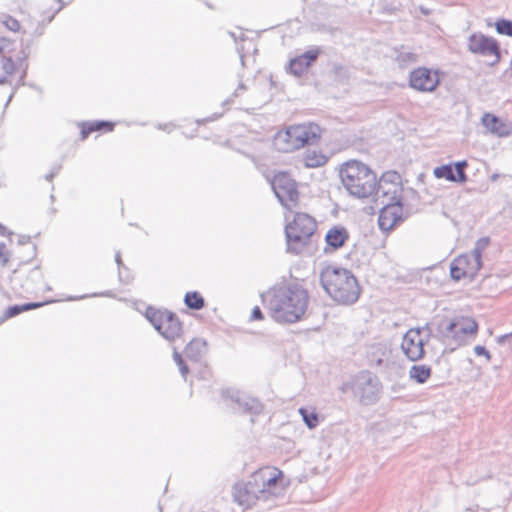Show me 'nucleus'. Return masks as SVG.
I'll list each match as a JSON object with an SVG mask.
<instances>
[{
    "mask_svg": "<svg viewBox=\"0 0 512 512\" xmlns=\"http://www.w3.org/2000/svg\"><path fill=\"white\" fill-rule=\"evenodd\" d=\"M482 267V261L471 254L458 256L451 263V277L458 281L463 278L473 279Z\"/></svg>",
    "mask_w": 512,
    "mask_h": 512,
    "instance_id": "14",
    "label": "nucleus"
},
{
    "mask_svg": "<svg viewBox=\"0 0 512 512\" xmlns=\"http://www.w3.org/2000/svg\"><path fill=\"white\" fill-rule=\"evenodd\" d=\"M466 181H467V176L465 174V171L456 170L455 181L454 182L464 183Z\"/></svg>",
    "mask_w": 512,
    "mask_h": 512,
    "instance_id": "39",
    "label": "nucleus"
},
{
    "mask_svg": "<svg viewBox=\"0 0 512 512\" xmlns=\"http://www.w3.org/2000/svg\"><path fill=\"white\" fill-rule=\"evenodd\" d=\"M438 333L444 342H452L456 346L468 343L478 333V323L470 316L459 315L442 320L438 324Z\"/></svg>",
    "mask_w": 512,
    "mask_h": 512,
    "instance_id": "8",
    "label": "nucleus"
},
{
    "mask_svg": "<svg viewBox=\"0 0 512 512\" xmlns=\"http://www.w3.org/2000/svg\"><path fill=\"white\" fill-rule=\"evenodd\" d=\"M474 352L477 356H484L487 361L491 360V354L490 352L483 346L477 345L474 347Z\"/></svg>",
    "mask_w": 512,
    "mask_h": 512,
    "instance_id": "37",
    "label": "nucleus"
},
{
    "mask_svg": "<svg viewBox=\"0 0 512 512\" xmlns=\"http://www.w3.org/2000/svg\"><path fill=\"white\" fill-rule=\"evenodd\" d=\"M4 24H5V26H6L8 29H10V30H12V31H15V32H16V31H18V30L20 29V23H19L16 19H14V18H12V17H8V18L5 20Z\"/></svg>",
    "mask_w": 512,
    "mask_h": 512,
    "instance_id": "36",
    "label": "nucleus"
},
{
    "mask_svg": "<svg viewBox=\"0 0 512 512\" xmlns=\"http://www.w3.org/2000/svg\"><path fill=\"white\" fill-rule=\"evenodd\" d=\"M320 136L321 129L317 124L292 125L275 134L273 145L279 152L290 153L305 145L316 143Z\"/></svg>",
    "mask_w": 512,
    "mask_h": 512,
    "instance_id": "5",
    "label": "nucleus"
},
{
    "mask_svg": "<svg viewBox=\"0 0 512 512\" xmlns=\"http://www.w3.org/2000/svg\"><path fill=\"white\" fill-rule=\"evenodd\" d=\"M184 302L186 306L195 310H199L204 306L203 297L196 291L187 292L184 298Z\"/></svg>",
    "mask_w": 512,
    "mask_h": 512,
    "instance_id": "29",
    "label": "nucleus"
},
{
    "mask_svg": "<svg viewBox=\"0 0 512 512\" xmlns=\"http://www.w3.org/2000/svg\"><path fill=\"white\" fill-rule=\"evenodd\" d=\"M349 237V232L345 227L340 225L332 226L325 236V253H331L343 247L349 240Z\"/></svg>",
    "mask_w": 512,
    "mask_h": 512,
    "instance_id": "20",
    "label": "nucleus"
},
{
    "mask_svg": "<svg viewBox=\"0 0 512 512\" xmlns=\"http://www.w3.org/2000/svg\"><path fill=\"white\" fill-rule=\"evenodd\" d=\"M308 304V291L297 284L274 289L267 299L270 316L278 323L292 324L302 320Z\"/></svg>",
    "mask_w": 512,
    "mask_h": 512,
    "instance_id": "2",
    "label": "nucleus"
},
{
    "mask_svg": "<svg viewBox=\"0 0 512 512\" xmlns=\"http://www.w3.org/2000/svg\"><path fill=\"white\" fill-rule=\"evenodd\" d=\"M402 192L401 176L397 172L387 171L379 180L377 179V187L374 192L377 196V200L401 203Z\"/></svg>",
    "mask_w": 512,
    "mask_h": 512,
    "instance_id": "12",
    "label": "nucleus"
},
{
    "mask_svg": "<svg viewBox=\"0 0 512 512\" xmlns=\"http://www.w3.org/2000/svg\"><path fill=\"white\" fill-rule=\"evenodd\" d=\"M289 481L283 471L276 467H263L254 471L247 479L232 487L233 502L240 511L252 508L259 501L268 502L284 495Z\"/></svg>",
    "mask_w": 512,
    "mask_h": 512,
    "instance_id": "1",
    "label": "nucleus"
},
{
    "mask_svg": "<svg viewBox=\"0 0 512 512\" xmlns=\"http://www.w3.org/2000/svg\"><path fill=\"white\" fill-rule=\"evenodd\" d=\"M320 282L331 299L341 305H351L360 296V286L351 271L328 266L320 273Z\"/></svg>",
    "mask_w": 512,
    "mask_h": 512,
    "instance_id": "3",
    "label": "nucleus"
},
{
    "mask_svg": "<svg viewBox=\"0 0 512 512\" xmlns=\"http://www.w3.org/2000/svg\"><path fill=\"white\" fill-rule=\"evenodd\" d=\"M317 228L316 220L307 213L298 212L285 226L287 253L300 255L308 249Z\"/></svg>",
    "mask_w": 512,
    "mask_h": 512,
    "instance_id": "6",
    "label": "nucleus"
},
{
    "mask_svg": "<svg viewBox=\"0 0 512 512\" xmlns=\"http://www.w3.org/2000/svg\"><path fill=\"white\" fill-rule=\"evenodd\" d=\"M490 243V239L488 237H482L478 239L475 243V247L471 251V255L476 257L478 260H481L483 251L488 247Z\"/></svg>",
    "mask_w": 512,
    "mask_h": 512,
    "instance_id": "32",
    "label": "nucleus"
},
{
    "mask_svg": "<svg viewBox=\"0 0 512 512\" xmlns=\"http://www.w3.org/2000/svg\"><path fill=\"white\" fill-rule=\"evenodd\" d=\"M440 83L438 71L419 67L410 72L409 85L420 92H433Z\"/></svg>",
    "mask_w": 512,
    "mask_h": 512,
    "instance_id": "15",
    "label": "nucleus"
},
{
    "mask_svg": "<svg viewBox=\"0 0 512 512\" xmlns=\"http://www.w3.org/2000/svg\"><path fill=\"white\" fill-rule=\"evenodd\" d=\"M272 189L279 202L288 210L298 206L299 192L297 183L288 173L279 172L272 180Z\"/></svg>",
    "mask_w": 512,
    "mask_h": 512,
    "instance_id": "11",
    "label": "nucleus"
},
{
    "mask_svg": "<svg viewBox=\"0 0 512 512\" xmlns=\"http://www.w3.org/2000/svg\"><path fill=\"white\" fill-rule=\"evenodd\" d=\"M466 167H467V162L466 161H459V162H457L455 164V169L456 170L464 171Z\"/></svg>",
    "mask_w": 512,
    "mask_h": 512,
    "instance_id": "42",
    "label": "nucleus"
},
{
    "mask_svg": "<svg viewBox=\"0 0 512 512\" xmlns=\"http://www.w3.org/2000/svg\"><path fill=\"white\" fill-rule=\"evenodd\" d=\"M396 61L401 65H407L417 61V55L410 51H400L396 56Z\"/></svg>",
    "mask_w": 512,
    "mask_h": 512,
    "instance_id": "33",
    "label": "nucleus"
},
{
    "mask_svg": "<svg viewBox=\"0 0 512 512\" xmlns=\"http://www.w3.org/2000/svg\"><path fill=\"white\" fill-rule=\"evenodd\" d=\"M299 413L302 416L304 423L309 429H314L319 424L318 414L314 410H308L306 408H299Z\"/></svg>",
    "mask_w": 512,
    "mask_h": 512,
    "instance_id": "30",
    "label": "nucleus"
},
{
    "mask_svg": "<svg viewBox=\"0 0 512 512\" xmlns=\"http://www.w3.org/2000/svg\"><path fill=\"white\" fill-rule=\"evenodd\" d=\"M433 174L436 178H445L448 181H455V173L453 172L451 165H442L436 167L433 170Z\"/></svg>",
    "mask_w": 512,
    "mask_h": 512,
    "instance_id": "31",
    "label": "nucleus"
},
{
    "mask_svg": "<svg viewBox=\"0 0 512 512\" xmlns=\"http://www.w3.org/2000/svg\"><path fill=\"white\" fill-rule=\"evenodd\" d=\"M173 358H174L176 364L178 365L181 374L183 376H186L188 374L189 370H188V367L185 365L181 354L177 351H174Z\"/></svg>",
    "mask_w": 512,
    "mask_h": 512,
    "instance_id": "35",
    "label": "nucleus"
},
{
    "mask_svg": "<svg viewBox=\"0 0 512 512\" xmlns=\"http://www.w3.org/2000/svg\"><path fill=\"white\" fill-rule=\"evenodd\" d=\"M146 317L154 329L167 341L184 340L185 329L180 318L167 309H148Z\"/></svg>",
    "mask_w": 512,
    "mask_h": 512,
    "instance_id": "9",
    "label": "nucleus"
},
{
    "mask_svg": "<svg viewBox=\"0 0 512 512\" xmlns=\"http://www.w3.org/2000/svg\"><path fill=\"white\" fill-rule=\"evenodd\" d=\"M468 50L473 54L483 56L494 55L495 62L500 60V50L497 41L482 33H474L468 38Z\"/></svg>",
    "mask_w": 512,
    "mask_h": 512,
    "instance_id": "17",
    "label": "nucleus"
},
{
    "mask_svg": "<svg viewBox=\"0 0 512 512\" xmlns=\"http://www.w3.org/2000/svg\"><path fill=\"white\" fill-rule=\"evenodd\" d=\"M208 122L206 121H194V120H184L180 125L181 134L185 138H193L201 133L202 130L206 129V125Z\"/></svg>",
    "mask_w": 512,
    "mask_h": 512,
    "instance_id": "23",
    "label": "nucleus"
},
{
    "mask_svg": "<svg viewBox=\"0 0 512 512\" xmlns=\"http://www.w3.org/2000/svg\"><path fill=\"white\" fill-rule=\"evenodd\" d=\"M512 338V333L501 335L497 338L498 344H503L506 340Z\"/></svg>",
    "mask_w": 512,
    "mask_h": 512,
    "instance_id": "41",
    "label": "nucleus"
},
{
    "mask_svg": "<svg viewBox=\"0 0 512 512\" xmlns=\"http://www.w3.org/2000/svg\"><path fill=\"white\" fill-rule=\"evenodd\" d=\"M264 316L261 309L258 306H255L252 310L250 320H263Z\"/></svg>",
    "mask_w": 512,
    "mask_h": 512,
    "instance_id": "38",
    "label": "nucleus"
},
{
    "mask_svg": "<svg viewBox=\"0 0 512 512\" xmlns=\"http://www.w3.org/2000/svg\"><path fill=\"white\" fill-rule=\"evenodd\" d=\"M381 203L383 208L380 210L378 218L379 228L383 231H390L402 221V203L385 202L384 200H381Z\"/></svg>",
    "mask_w": 512,
    "mask_h": 512,
    "instance_id": "18",
    "label": "nucleus"
},
{
    "mask_svg": "<svg viewBox=\"0 0 512 512\" xmlns=\"http://www.w3.org/2000/svg\"><path fill=\"white\" fill-rule=\"evenodd\" d=\"M339 175L347 192L359 199L374 194L377 187V176L370 167L357 160H349L342 164Z\"/></svg>",
    "mask_w": 512,
    "mask_h": 512,
    "instance_id": "4",
    "label": "nucleus"
},
{
    "mask_svg": "<svg viewBox=\"0 0 512 512\" xmlns=\"http://www.w3.org/2000/svg\"><path fill=\"white\" fill-rule=\"evenodd\" d=\"M432 370L428 365H413L409 370V377L413 381L423 384L431 376Z\"/></svg>",
    "mask_w": 512,
    "mask_h": 512,
    "instance_id": "25",
    "label": "nucleus"
},
{
    "mask_svg": "<svg viewBox=\"0 0 512 512\" xmlns=\"http://www.w3.org/2000/svg\"><path fill=\"white\" fill-rule=\"evenodd\" d=\"M12 253L6 242L0 240V276L9 269Z\"/></svg>",
    "mask_w": 512,
    "mask_h": 512,
    "instance_id": "28",
    "label": "nucleus"
},
{
    "mask_svg": "<svg viewBox=\"0 0 512 512\" xmlns=\"http://www.w3.org/2000/svg\"><path fill=\"white\" fill-rule=\"evenodd\" d=\"M320 55V49H310L289 62V70L295 76L303 75L311 64L317 60Z\"/></svg>",
    "mask_w": 512,
    "mask_h": 512,
    "instance_id": "21",
    "label": "nucleus"
},
{
    "mask_svg": "<svg viewBox=\"0 0 512 512\" xmlns=\"http://www.w3.org/2000/svg\"><path fill=\"white\" fill-rule=\"evenodd\" d=\"M26 59L27 54L22 49L17 51L15 42L0 37V84L8 83L13 78H24Z\"/></svg>",
    "mask_w": 512,
    "mask_h": 512,
    "instance_id": "7",
    "label": "nucleus"
},
{
    "mask_svg": "<svg viewBox=\"0 0 512 512\" xmlns=\"http://www.w3.org/2000/svg\"><path fill=\"white\" fill-rule=\"evenodd\" d=\"M431 330L425 327L409 329L403 336L401 350L410 361L421 360L425 356V345L428 343Z\"/></svg>",
    "mask_w": 512,
    "mask_h": 512,
    "instance_id": "10",
    "label": "nucleus"
},
{
    "mask_svg": "<svg viewBox=\"0 0 512 512\" xmlns=\"http://www.w3.org/2000/svg\"><path fill=\"white\" fill-rule=\"evenodd\" d=\"M10 231L8 230V228L6 226H4L3 224L0 223V235L1 236H7V235H10Z\"/></svg>",
    "mask_w": 512,
    "mask_h": 512,
    "instance_id": "43",
    "label": "nucleus"
},
{
    "mask_svg": "<svg viewBox=\"0 0 512 512\" xmlns=\"http://www.w3.org/2000/svg\"><path fill=\"white\" fill-rule=\"evenodd\" d=\"M233 408L251 416H257L263 412L264 406L259 399L249 396L241 391H226Z\"/></svg>",
    "mask_w": 512,
    "mask_h": 512,
    "instance_id": "16",
    "label": "nucleus"
},
{
    "mask_svg": "<svg viewBox=\"0 0 512 512\" xmlns=\"http://www.w3.org/2000/svg\"><path fill=\"white\" fill-rule=\"evenodd\" d=\"M481 121L490 133L498 137H508L512 134V123L506 119L485 113Z\"/></svg>",
    "mask_w": 512,
    "mask_h": 512,
    "instance_id": "19",
    "label": "nucleus"
},
{
    "mask_svg": "<svg viewBox=\"0 0 512 512\" xmlns=\"http://www.w3.org/2000/svg\"><path fill=\"white\" fill-rule=\"evenodd\" d=\"M500 175L498 173H493L491 176H490V180L492 182H495L499 179Z\"/></svg>",
    "mask_w": 512,
    "mask_h": 512,
    "instance_id": "44",
    "label": "nucleus"
},
{
    "mask_svg": "<svg viewBox=\"0 0 512 512\" xmlns=\"http://www.w3.org/2000/svg\"><path fill=\"white\" fill-rule=\"evenodd\" d=\"M115 128V123L111 121H88L80 125L81 139L85 140L90 134L94 132L109 133Z\"/></svg>",
    "mask_w": 512,
    "mask_h": 512,
    "instance_id": "22",
    "label": "nucleus"
},
{
    "mask_svg": "<svg viewBox=\"0 0 512 512\" xmlns=\"http://www.w3.org/2000/svg\"><path fill=\"white\" fill-rule=\"evenodd\" d=\"M304 165L308 168L323 166L327 162V157L320 151L307 150L303 156Z\"/></svg>",
    "mask_w": 512,
    "mask_h": 512,
    "instance_id": "24",
    "label": "nucleus"
},
{
    "mask_svg": "<svg viewBox=\"0 0 512 512\" xmlns=\"http://www.w3.org/2000/svg\"><path fill=\"white\" fill-rule=\"evenodd\" d=\"M420 11L424 14V15H429L431 13V11L423 6H420Z\"/></svg>",
    "mask_w": 512,
    "mask_h": 512,
    "instance_id": "45",
    "label": "nucleus"
},
{
    "mask_svg": "<svg viewBox=\"0 0 512 512\" xmlns=\"http://www.w3.org/2000/svg\"><path fill=\"white\" fill-rule=\"evenodd\" d=\"M204 350L205 343L200 340L194 339L186 345L184 353L186 357L189 359H197L201 356Z\"/></svg>",
    "mask_w": 512,
    "mask_h": 512,
    "instance_id": "27",
    "label": "nucleus"
},
{
    "mask_svg": "<svg viewBox=\"0 0 512 512\" xmlns=\"http://www.w3.org/2000/svg\"><path fill=\"white\" fill-rule=\"evenodd\" d=\"M246 90H247V87L243 83H240L238 85L235 93L233 94V96L237 97V96L241 95L242 93H244Z\"/></svg>",
    "mask_w": 512,
    "mask_h": 512,
    "instance_id": "40",
    "label": "nucleus"
},
{
    "mask_svg": "<svg viewBox=\"0 0 512 512\" xmlns=\"http://www.w3.org/2000/svg\"><path fill=\"white\" fill-rule=\"evenodd\" d=\"M495 26L499 34L512 36V21L501 19L496 22Z\"/></svg>",
    "mask_w": 512,
    "mask_h": 512,
    "instance_id": "34",
    "label": "nucleus"
},
{
    "mask_svg": "<svg viewBox=\"0 0 512 512\" xmlns=\"http://www.w3.org/2000/svg\"><path fill=\"white\" fill-rule=\"evenodd\" d=\"M382 385L377 376L370 372H361L357 377L355 391L360 402L364 405H371L378 401Z\"/></svg>",
    "mask_w": 512,
    "mask_h": 512,
    "instance_id": "13",
    "label": "nucleus"
},
{
    "mask_svg": "<svg viewBox=\"0 0 512 512\" xmlns=\"http://www.w3.org/2000/svg\"><path fill=\"white\" fill-rule=\"evenodd\" d=\"M41 305H42L41 303H27V304H23V305H14V306L8 307L4 311V313L0 319V323L19 315L22 312L39 308Z\"/></svg>",
    "mask_w": 512,
    "mask_h": 512,
    "instance_id": "26",
    "label": "nucleus"
}]
</instances>
